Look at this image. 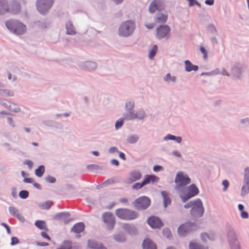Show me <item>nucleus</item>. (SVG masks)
<instances>
[{"label":"nucleus","mask_w":249,"mask_h":249,"mask_svg":"<svg viewBox=\"0 0 249 249\" xmlns=\"http://www.w3.org/2000/svg\"><path fill=\"white\" fill-rule=\"evenodd\" d=\"M190 249H205L201 245L196 243L191 242L189 244Z\"/></svg>","instance_id":"nucleus-32"},{"label":"nucleus","mask_w":249,"mask_h":249,"mask_svg":"<svg viewBox=\"0 0 249 249\" xmlns=\"http://www.w3.org/2000/svg\"><path fill=\"white\" fill-rule=\"evenodd\" d=\"M135 29V22L131 20H128L121 24L118 33L120 36L128 37L132 34Z\"/></svg>","instance_id":"nucleus-2"},{"label":"nucleus","mask_w":249,"mask_h":249,"mask_svg":"<svg viewBox=\"0 0 249 249\" xmlns=\"http://www.w3.org/2000/svg\"><path fill=\"white\" fill-rule=\"evenodd\" d=\"M147 223L153 229H159L163 225L161 220L154 216H151L147 219Z\"/></svg>","instance_id":"nucleus-13"},{"label":"nucleus","mask_w":249,"mask_h":249,"mask_svg":"<svg viewBox=\"0 0 249 249\" xmlns=\"http://www.w3.org/2000/svg\"><path fill=\"white\" fill-rule=\"evenodd\" d=\"M6 106L11 111L17 112L20 110L19 107L17 105L13 103L7 102L6 104Z\"/></svg>","instance_id":"nucleus-24"},{"label":"nucleus","mask_w":249,"mask_h":249,"mask_svg":"<svg viewBox=\"0 0 249 249\" xmlns=\"http://www.w3.org/2000/svg\"><path fill=\"white\" fill-rule=\"evenodd\" d=\"M6 27L13 33L17 35H21L26 31V26L17 19H10L6 21Z\"/></svg>","instance_id":"nucleus-1"},{"label":"nucleus","mask_w":249,"mask_h":249,"mask_svg":"<svg viewBox=\"0 0 249 249\" xmlns=\"http://www.w3.org/2000/svg\"><path fill=\"white\" fill-rule=\"evenodd\" d=\"M41 235L43 238L47 239L48 241L51 240V238H50V237L49 236V235H48V234L46 232H45L44 231H42L41 232Z\"/></svg>","instance_id":"nucleus-51"},{"label":"nucleus","mask_w":249,"mask_h":249,"mask_svg":"<svg viewBox=\"0 0 249 249\" xmlns=\"http://www.w3.org/2000/svg\"><path fill=\"white\" fill-rule=\"evenodd\" d=\"M143 186H144V185L143 184L142 182H137V183H135L132 186V187L134 190H138V189H140L142 188Z\"/></svg>","instance_id":"nucleus-37"},{"label":"nucleus","mask_w":249,"mask_h":249,"mask_svg":"<svg viewBox=\"0 0 249 249\" xmlns=\"http://www.w3.org/2000/svg\"><path fill=\"white\" fill-rule=\"evenodd\" d=\"M119 157L123 160H125V155L124 153L122 152H119Z\"/></svg>","instance_id":"nucleus-64"},{"label":"nucleus","mask_w":249,"mask_h":249,"mask_svg":"<svg viewBox=\"0 0 249 249\" xmlns=\"http://www.w3.org/2000/svg\"><path fill=\"white\" fill-rule=\"evenodd\" d=\"M176 183V189H179L181 187H184L191 182V179L188 175L180 172L178 173L175 179Z\"/></svg>","instance_id":"nucleus-4"},{"label":"nucleus","mask_w":249,"mask_h":249,"mask_svg":"<svg viewBox=\"0 0 249 249\" xmlns=\"http://www.w3.org/2000/svg\"><path fill=\"white\" fill-rule=\"evenodd\" d=\"M103 221L106 223L107 227L109 230H112L114 228L116 220L112 213L106 212L102 215Z\"/></svg>","instance_id":"nucleus-8"},{"label":"nucleus","mask_w":249,"mask_h":249,"mask_svg":"<svg viewBox=\"0 0 249 249\" xmlns=\"http://www.w3.org/2000/svg\"><path fill=\"white\" fill-rule=\"evenodd\" d=\"M204 209L200 199L194 200L193 205L191 210V214L195 217H201L204 213Z\"/></svg>","instance_id":"nucleus-5"},{"label":"nucleus","mask_w":249,"mask_h":249,"mask_svg":"<svg viewBox=\"0 0 249 249\" xmlns=\"http://www.w3.org/2000/svg\"><path fill=\"white\" fill-rule=\"evenodd\" d=\"M134 107V103L132 102H129L125 104V108L126 111L132 110Z\"/></svg>","instance_id":"nucleus-35"},{"label":"nucleus","mask_w":249,"mask_h":249,"mask_svg":"<svg viewBox=\"0 0 249 249\" xmlns=\"http://www.w3.org/2000/svg\"><path fill=\"white\" fill-rule=\"evenodd\" d=\"M24 164L28 165L30 169H32L33 166V162L29 160H25L24 162Z\"/></svg>","instance_id":"nucleus-45"},{"label":"nucleus","mask_w":249,"mask_h":249,"mask_svg":"<svg viewBox=\"0 0 249 249\" xmlns=\"http://www.w3.org/2000/svg\"><path fill=\"white\" fill-rule=\"evenodd\" d=\"M193 202H194V201H191L190 202H189V203H188L187 204H186L185 205H184V208H192V206L193 205Z\"/></svg>","instance_id":"nucleus-54"},{"label":"nucleus","mask_w":249,"mask_h":249,"mask_svg":"<svg viewBox=\"0 0 249 249\" xmlns=\"http://www.w3.org/2000/svg\"><path fill=\"white\" fill-rule=\"evenodd\" d=\"M87 67H89L90 66H92L93 68H96L97 67V65L95 63L92 62H88L86 64Z\"/></svg>","instance_id":"nucleus-52"},{"label":"nucleus","mask_w":249,"mask_h":249,"mask_svg":"<svg viewBox=\"0 0 249 249\" xmlns=\"http://www.w3.org/2000/svg\"><path fill=\"white\" fill-rule=\"evenodd\" d=\"M222 184L224 186L223 191H227L229 186V182L227 180H224L222 182Z\"/></svg>","instance_id":"nucleus-44"},{"label":"nucleus","mask_w":249,"mask_h":249,"mask_svg":"<svg viewBox=\"0 0 249 249\" xmlns=\"http://www.w3.org/2000/svg\"><path fill=\"white\" fill-rule=\"evenodd\" d=\"M143 249H157L156 244L150 239H145L142 243Z\"/></svg>","instance_id":"nucleus-17"},{"label":"nucleus","mask_w":249,"mask_h":249,"mask_svg":"<svg viewBox=\"0 0 249 249\" xmlns=\"http://www.w3.org/2000/svg\"><path fill=\"white\" fill-rule=\"evenodd\" d=\"M29 196L28 192L25 190L21 191L19 193L20 197L23 199L26 198Z\"/></svg>","instance_id":"nucleus-36"},{"label":"nucleus","mask_w":249,"mask_h":249,"mask_svg":"<svg viewBox=\"0 0 249 249\" xmlns=\"http://www.w3.org/2000/svg\"><path fill=\"white\" fill-rule=\"evenodd\" d=\"M162 8V3L160 0H154L150 4L149 11L150 13H154L157 10H160Z\"/></svg>","instance_id":"nucleus-15"},{"label":"nucleus","mask_w":249,"mask_h":249,"mask_svg":"<svg viewBox=\"0 0 249 249\" xmlns=\"http://www.w3.org/2000/svg\"><path fill=\"white\" fill-rule=\"evenodd\" d=\"M45 172V167L43 165H40L37 169L35 170V174L38 177H41L43 176Z\"/></svg>","instance_id":"nucleus-30"},{"label":"nucleus","mask_w":249,"mask_h":249,"mask_svg":"<svg viewBox=\"0 0 249 249\" xmlns=\"http://www.w3.org/2000/svg\"><path fill=\"white\" fill-rule=\"evenodd\" d=\"M138 139V138L135 136H130L128 139V141L130 143H133L134 142H136Z\"/></svg>","instance_id":"nucleus-41"},{"label":"nucleus","mask_w":249,"mask_h":249,"mask_svg":"<svg viewBox=\"0 0 249 249\" xmlns=\"http://www.w3.org/2000/svg\"><path fill=\"white\" fill-rule=\"evenodd\" d=\"M36 245L38 246H47L49 245V244L46 242H37Z\"/></svg>","instance_id":"nucleus-60"},{"label":"nucleus","mask_w":249,"mask_h":249,"mask_svg":"<svg viewBox=\"0 0 249 249\" xmlns=\"http://www.w3.org/2000/svg\"><path fill=\"white\" fill-rule=\"evenodd\" d=\"M3 92V93L7 96H13L14 95V93L12 91L4 90Z\"/></svg>","instance_id":"nucleus-50"},{"label":"nucleus","mask_w":249,"mask_h":249,"mask_svg":"<svg viewBox=\"0 0 249 249\" xmlns=\"http://www.w3.org/2000/svg\"><path fill=\"white\" fill-rule=\"evenodd\" d=\"M127 111V113L124 116V120L142 119L144 117V112L142 110H139L135 113L132 112L131 110Z\"/></svg>","instance_id":"nucleus-11"},{"label":"nucleus","mask_w":249,"mask_h":249,"mask_svg":"<svg viewBox=\"0 0 249 249\" xmlns=\"http://www.w3.org/2000/svg\"><path fill=\"white\" fill-rule=\"evenodd\" d=\"M205 3L209 5H212L214 3V0H206Z\"/></svg>","instance_id":"nucleus-63"},{"label":"nucleus","mask_w":249,"mask_h":249,"mask_svg":"<svg viewBox=\"0 0 249 249\" xmlns=\"http://www.w3.org/2000/svg\"><path fill=\"white\" fill-rule=\"evenodd\" d=\"M170 32V28L168 25H160L156 30V36L159 39L168 38Z\"/></svg>","instance_id":"nucleus-10"},{"label":"nucleus","mask_w":249,"mask_h":249,"mask_svg":"<svg viewBox=\"0 0 249 249\" xmlns=\"http://www.w3.org/2000/svg\"><path fill=\"white\" fill-rule=\"evenodd\" d=\"M53 3V0H37L36 7L38 11L44 14L51 7Z\"/></svg>","instance_id":"nucleus-6"},{"label":"nucleus","mask_w":249,"mask_h":249,"mask_svg":"<svg viewBox=\"0 0 249 249\" xmlns=\"http://www.w3.org/2000/svg\"><path fill=\"white\" fill-rule=\"evenodd\" d=\"M111 163L113 165H115L116 166H118L119 164V161L115 160V159H113L111 160Z\"/></svg>","instance_id":"nucleus-61"},{"label":"nucleus","mask_w":249,"mask_h":249,"mask_svg":"<svg viewBox=\"0 0 249 249\" xmlns=\"http://www.w3.org/2000/svg\"><path fill=\"white\" fill-rule=\"evenodd\" d=\"M67 33L68 35H74L76 32L73 25L71 23H68L66 24Z\"/></svg>","instance_id":"nucleus-26"},{"label":"nucleus","mask_w":249,"mask_h":249,"mask_svg":"<svg viewBox=\"0 0 249 249\" xmlns=\"http://www.w3.org/2000/svg\"><path fill=\"white\" fill-rule=\"evenodd\" d=\"M168 18L167 15L159 13L156 15L155 17V21L156 23H165Z\"/></svg>","instance_id":"nucleus-22"},{"label":"nucleus","mask_w":249,"mask_h":249,"mask_svg":"<svg viewBox=\"0 0 249 249\" xmlns=\"http://www.w3.org/2000/svg\"><path fill=\"white\" fill-rule=\"evenodd\" d=\"M194 226V225L190 223L182 224L178 228V232L180 236H184L192 230Z\"/></svg>","instance_id":"nucleus-14"},{"label":"nucleus","mask_w":249,"mask_h":249,"mask_svg":"<svg viewBox=\"0 0 249 249\" xmlns=\"http://www.w3.org/2000/svg\"><path fill=\"white\" fill-rule=\"evenodd\" d=\"M176 77H175V76L172 77L170 73H167L164 78L165 80L166 81H171L173 82H175L176 81Z\"/></svg>","instance_id":"nucleus-39"},{"label":"nucleus","mask_w":249,"mask_h":249,"mask_svg":"<svg viewBox=\"0 0 249 249\" xmlns=\"http://www.w3.org/2000/svg\"><path fill=\"white\" fill-rule=\"evenodd\" d=\"M159 180V178L154 175H147L142 181L144 185L149 184L150 182H157Z\"/></svg>","instance_id":"nucleus-18"},{"label":"nucleus","mask_w":249,"mask_h":249,"mask_svg":"<svg viewBox=\"0 0 249 249\" xmlns=\"http://www.w3.org/2000/svg\"><path fill=\"white\" fill-rule=\"evenodd\" d=\"M85 229V225L82 222H79L75 224L72 228L71 231L75 233H78L82 232Z\"/></svg>","instance_id":"nucleus-20"},{"label":"nucleus","mask_w":249,"mask_h":249,"mask_svg":"<svg viewBox=\"0 0 249 249\" xmlns=\"http://www.w3.org/2000/svg\"><path fill=\"white\" fill-rule=\"evenodd\" d=\"M23 181L25 183H31L33 182L34 180H33V178H24V179H23Z\"/></svg>","instance_id":"nucleus-58"},{"label":"nucleus","mask_w":249,"mask_h":249,"mask_svg":"<svg viewBox=\"0 0 249 249\" xmlns=\"http://www.w3.org/2000/svg\"><path fill=\"white\" fill-rule=\"evenodd\" d=\"M158 51V46L156 45H155L153 46L152 49L149 51L148 53V57L150 59H152L153 57L155 56L156 53Z\"/></svg>","instance_id":"nucleus-29"},{"label":"nucleus","mask_w":249,"mask_h":249,"mask_svg":"<svg viewBox=\"0 0 249 249\" xmlns=\"http://www.w3.org/2000/svg\"><path fill=\"white\" fill-rule=\"evenodd\" d=\"M53 203L50 201H46V202L42 203L41 205V207L43 209L48 210L50 208Z\"/></svg>","instance_id":"nucleus-34"},{"label":"nucleus","mask_w":249,"mask_h":249,"mask_svg":"<svg viewBox=\"0 0 249 249\" xmlns=\"http://www.w3.org/2000/svg\"><path fill=\"white\" fill-rule=\"evenodd\" d=\"M1 225L5 228V229H6L8 233L10 234L11 233L10 229L6 224L4 223H2Z\"/></svg>","instance_id":"nucleus-56"},{"label":"nucleus","mask_w":249,"mask_h":249,"mask_svg":"<svg viewBox=\"0 0 249 249\" xmlns=\"http://www.w3.org/2000/svg\"><path fill=\"white\" fill-rule=\"evenodd\" d=\"M9 210L11 215L18 217L20 220L23 219L22 216L18 213V211L16 208L10 207L9 208Z\"/></svg>","instance_id":"nucleus-25"},{"label":"nucleus","mask_w":249,"mask_h":249,"mask_svg":"<svg viewBox=\"0 0 249 249\" xmlns=\"http://www.w3.org/2000/svg\"><path fill=\"white\" fill-rule=\"evenodd\" d=\"M245 175L244 181L248 182L249 181V168H247L245 169Z\"/></svg>","instance_id":"nucleus-40"},{"label":"nucleus","mask_w":249,"mask_h":249,"mask_svg":"<svg viewBox=\"0 0 249 249\" xmlns=\"http://www.w3.org/2000/svg\"><path fill=\"white\" fill-rule=\"evenodd\" d=\"M18 238L16 237H13L11 238V245L12 246H14V245H15L16 244H17L18 243Z\"/></svg>","instance_id":"nucleus-48"},{"label":"nucleus","mask_w":249,"mask_h":249,"mask_svg":"<svg viewBox=\"0 0 249 249\" xmlns=\"http://www.w3.org/2000/svg\"><path fill=\"white\" fill-rule=\"evenodd\" d=\"M162 167L160 165H155L153 167V170L155 172H159L162 169Z\"/></svg>","instance_id":"nucleus-55"},{"label":"nucleus","mask_w":249,"mask_h":249,"mask_svg":"<svg viewBox=\"0 0 249 249\" xmlns=\"http://www.w3.org/2000/svg\"><path fill=\"white\" fill-rule=\"evenodd\" d=\"M201 237L202 240L206 241L207 239L210 240L213 239V234H209L207 233H203L201 235Z\"/></svg>","instance_id":"nucleus-33"},{"label":"nucleus","mask_w":249,"mask_h":249,"mask_svg":"<svg viewBox=\"0 0 249 249\" xmlns=\"http://www.w3.org/2000/svg\"><path fill=\"white\" fill-rule=\"evenodd\" d=\"M176 138V137L171 134H168L165 138V140H175Z\"/></svg>","instance_id":"nucleus-53"},{"label":"nucleus","mask_w":249,"mask_h":249,"mask_svg":"<svg viewBox=\"0 0 249 249\" xmlns=\"http://www.w3.org/2000/svg\"><path fill=\"white\" fill-rule=\"evenodd\" d=\"M109 152L110 153H114L116 152H118L117 149L115 147H112L109 149Z\"/></svg>","instance_id":"nucleus-62"},{"label":"nucleus","mask_w":249,"mask_h":249,"mask_svg":"<svg viewBox=\"0 0 249 249\" xmlns=\"http://www.w3.org/2000/svg\"><path fill=\"white\" fill-rule=\"evenodd\" d=\"M133 204L137 209H145L150 205V200L148 197L142 196L136 199Z\"/></svg>","instance_id":"nucleus-7"},{"label":"nucleus","mask_w":249,"mask_h":249,"mask_svg":"<svg viewBox=\"0 0 249 249\" xmlns=\"http://www.w3.org/2000/svg\"><path fill=\"white\" fill-rule=\"evenodd\" d=\"M123 119H122L121 120H118L116 123H115V127L117 129L121 127L123 124Z\"/></svg>","instance_id":"nucleus-43"},{"label":"nucleus","mask_w":249,"mask_h":249,"mask_svg":"<svg viewBox=\"0 0 249 249\" xmlns=\"http://www.w3.org/2000/svg\"><path fill=\"white\" fill-rule=\"evenodd\" d=\"M70 216V214L68 213H59L57 216H58L59 218H62V217H68Z\"/></svg>","instance_id":"nucleus-47"},{"label":"nucleus","mask_w":249,"mask_h":249,"mask_svg":"<svg viewBox=\"0 0 249 249\" xmlns=\"http://www.w3.org/2000/svg\"><path fill=\"white\" fill-rule=\"evenodd\" d=\"M199 193V190L195 184H192L188 187V193L186 195L180 196L182 201L185 202L190 198Z\"/></svg>","instance_id":"nucleus-12"},{"label":"nucleus","mask_w":249,"mask_h":249,"mask_svg":"<svg viewBox=\"0 0 249 249\" xmlns=\"http://www.w3.org/2000/svg\"><path fill=\"white\" fill-rule=\"evenodd\" d=\"M161 194L162 196L164 202V207H166L168 205L171 204V199L169 197V194L165 191H162Z\"/></svg>","instance_id":"nucleus-23"},{"label":"nucleus","mask_w":249,"mask_h":249,"mask_svg":"<svg viewBox=\"0 0 249 249\" xmlns=\"http://www.w3.org/2000/svg\"><path fill=\"white\" fill-rule=\"evenodd\" d=\"M35 225L39 229L46 230L47 225L46 222L42 220H37L35 222Z\"/></svg>","instance_id":"nucleus-31"},{"label":"nucleus","mask_w":249,"mask_h":249,"mask_svg":"<svg viewBox=\"0 0 249 249\" xmlns=\"http://www.w3.org/2000/svg\"><path fill=\"white\" fill-rule=\"evenodd\" d=\"M142 177L141 173L138 171H132L129 174V177L128 178L129 183H132L134 181L140 179Z\"/></svg>","instance_id":"nucleus-16"},{"label":"nucleus","mask_w":249,"mask_h":249,"mask_svg":"<svg viewBox=\"0 0 249 249\" xmlns=\"http://www.w3.org/2000/svg\"><path fill=\"white\" fill-rule=\"evenodd\" d=\"M241 216L243 218H247L249 216L248 213L245 211H242Z\"/></svg>","instance_id":"nucleus-57"},{"label":"nucleus","mask_w":249,"mask_h":249,"mask_svg":"<svg viewBox=\"0 0 249 249\" xmlns=\"http://www.w3.org/2000/svg\"><path fill=\"white\" fill-rule=\"evenodd\" d=\"M200 52H201V53H203L204 55V56H203L204 58L205 59H207L208 58V56H207V52L206 50L203 47H201L200 48Z\"/></svg>","instance_id":"nucleus-42"},{"label":"nucleus","mask_w":249,"mask_h":249,"mask_svg":"<svg viewBox=\"0 0 249 249\" xmlns=\"http://www.w3.org/2000/svg\"><path fill=\"white\" fill-rule=\"evenodd\" d=\"M114 239L118 242H123L125 240L124 236L122 234H117L115 235Z\"/></svg>","instance_id":"nucleus-38"},{"label":"nucleus","mask_w":249,"mask_h":249,"mask_svg":"<svg viewBox=\"0 0 249 249\" xmlns=\"http://www.w3.org/2000/svg\"><path fill=\"white\" fill-rule=\"evenodd\" d=\"M15 7L10 9L8 6L7 0H0V10H3L6 12L11 11L13 14H17L20 10V6L19 3L14 4Z\"/></svg>","instance_id":"nucleus-9"},{"label":"nucleus","mask_w":249,"mask_h":249,"mask_svg":"<svg viewBox=\"0 0 249 249\" xmlns=\"http://www.w3.org/2000/svg\"><path fill=\"white\" fill-rule=\"evenodd\" d=\"M249 192V181H244V185L241 190V195H245Z\"/></svg>","instance_id":"nucleus-28"},{"label":"nucleus","mask_w":249,"mask_h":249,"mask_svg":"<svg viewBox=\"0 0 249 249\" xmlns=\"http://www.w3.org/2000/svg\"><path fill=\"white\" fill-rule=\"evenodd\" d=\"M88 247L93 249H106L101 243H98L96 241L89 240L88 241Z\"/></svg>","instance_id":"nucleus-19"},{"label":"nucleus","mask_w":249,"mask_h":249,"mask_svg":"<svg viewBox=\"0 0 249 249\" xmlns=\"http://www.w3.org/2000/svg\"><path fill=\"white\" fill-rule=\"evenodd\" d=\"M87 168L89 170H92L93 169H98L99 166L97 164H90V165H88Z\"/></svg>","instance_id":"nucleus-46"},{"label":"nucleus","mask_w":249,"mask_h":249,"mask_svg":"<svg viewBox=\"0 0 249 249\" xmlns=\"http://www.w3.org/2000/svg\"><path fill=\"white\" fill-rule=\"evenodd\" d=\"M185 70L190 72L192 71H197L198 69L197 66L194 65L190 61L185 60L184 62Z\"/></svg>","instance_id":"nucleus-21"},{"label":"nucleus","mask_w":249,"mask_h":249,"mask_svg":"<svg viewBox=\"0 0 249 249\" xmlns=\"http://www.w3.org/2000/svg\"><path fill=\"white\" fill-rule=\"evenodd\" d=\"M71 243L69 241H64L56 249H71Z\"/></svg>","instance_id":"nucleus-27"},{"label":"nucleus","mask_w":249,"mask_h":249,"mask_svg":"<svg viewBox=\"0 0 249 249\" xmlns=\"http://www.w3.org/2000/svg\"><path fill=\"white\" fill-rule=\"evenodd\" d=\"M189 2V6H193L196 3V0H187Z\"/></svg>","instance_id":"nucleus-59"},{"label":"nucleus","mask_w":249,"mask_h":249,"mask_svg":"<svg viewBox=\"0 0 249 249\" xmlns=\"http://www.w3.org/2000/svg\"><path fill=\"white\" fill-rule=\"evenodd\" d=\"M115 214L119 218L125 220H133L138 216V213L136 212L124 208L116 210Z\"/></svg>","instance_id":"nucleus-3"},{"label":"nucleus","mask_w":249,"mask_h":249,"mask_svg":"<svg viewBox=\"0 0 249 249\" xmlns=\"http://www.w3.org/2000/svg\"><path fill=\"white\" fill-rule=\"evenodd\" d=\"M46 180L47 181L50 183H54L56 181V179L54 177L51 176L47 177L46 178Z\"/></svg>","instance_id":"nucleus-49"}]
</instances>
